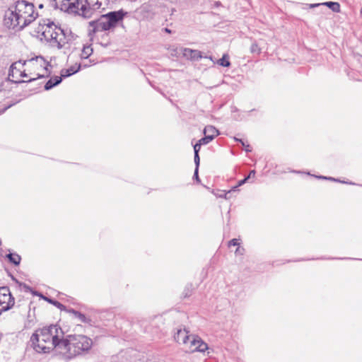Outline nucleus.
<instances>
[{
	"instance_id": "19",
	"label": "nucleus",
	"mask_w": 362,
	"mask_h": 362,
	"mask_svg": "<svg viewBox=\"0 0 362 362\" xmlns=\"http://www.w3.org/2000/svg\"><path fill=\"white\" fill-rule=\"evenodd\" d=\"M93 48L90 45L84 46L81 57L82 59H88L93 54Z\"/></svg>"
},
{
	"instance_id": "4",
	"label": "nucleus",
	"mask_w": 362,
	"mask_h": 362,
	"mask_svg": "<svg viewBox=\"0 0 362 362\" xmlns=\"http://www.w3.org/2000/svg\"><path fill=\"white\" fill-rule=\"evenodd\" d=\"M126 14L127 12L122 9L117 11H110L102 15L98 20L89 22V35L114 29L119 22L122 21Z\"/></svg>"
},
{
	"instance_id": "3",
	"label": "nucleus",
	"mask_w": 362,
	"mask_h": 362,
	"mask_svg": "<svg viewBox=\"0 0 362 362\" xmlns=\"http://www.w3.org/2000/svg\"><path fill=\"white\" fill-rule=\"evenodd\" d=\"M93 341L83 334H69L61 344V354L66 360L85 354L91 349Z\"/></svg>"
},
{
	"instance_id": "28",
	"label": "nucleus",
	"mask_w": 362,
	"mask_h": 362,
	"mask_svg": "<svg viewBox=\"0 0 362 362\" xmlns=\"http://www.w3.org/2000/svg\"><path fill=\"white\" fill-rule=\"evenodd\" d=\"M250 51L252 53H260V49L259 48L257 43H252L250 47Z\"/></svg>"
},
{
	"instance_id": "6",
	"label": "nucleus",
	"mask_w": 362,
	"mask_h": 362,
	"mask_svg": "<svg viewBox=\"0 0 362 362\" xmlns=\"http://www.w3.org/2000/svg\"><path fill=\"white\" fill-rule=\"evenodd\" d=\"M15 303V299L12 296L10 289L7 286L0 287V315L3 312L10 310Z\"/></svg>"
},
{
	"instance_id": "22",
	"label": "nucleus",
	"mask_w": 362,
	"mask_h": 362,
	"mask_svg": "<svg viewBox=\"0 0 362 362\" xmlns=\"http://www.w3.org/2000/svg\"><path fill=\"white\" fill-rule=\"evenodd\" d=\"M43 298L45 300H47V302L50 303L51 304L54 305V306H56L57 308L60 309L61 310H65L66 307L63 304H62L60 302L53 300V299H51V298H47V297H43Z\"/></svg>"
},
{
	"instance_id": "18",
	"label": "nucleus",
	"mask_w": 362,
	"mask_h": 362,
	"mask_svg": "<svg viewBox=\"0 0 362 362\" xmlns=\"http://www.w3.org/2000/svg\"><path fill=\"white\" fill-rule=\"evenodd\" d=\"M81 66V64H78L76 68L75 66H71L67 69H63L62 71L61 77H68L77 73L80 70Z\"/></svg>"
},
{
	"instance_id": "16",
	"label": "nucleus",
	"mask_w": 362,
	"mask_h": 362,
	"mask_svg": "<svg viewBox=\"0 0 362 362\" xmlns=\"http://www.w3.org/2000/svg\"><path fill=\"white\" fill-rule=\"evenodd\" d=\"M69 313H72L74 315V317L81 322L90 324L91 322V320L90 318L87 317L84 314L77 310L71 309L69 310Z\"/></svg>"
},
{
	"instance_id": "27",
	"label": "nucleus",
	"mask_w": 362,
	"mask_h": 362,
	"mask_svg": "<svg viewBox=\"0 0 362 362\" xmlns=\"http://www.w3.org/2000/svg\"><path fill=\"white\" fill-rule=\"evenodd\" d=\"M58 28L56 26H54V30L52 33V37H50L49 40H52L54 43L56 42V40H57L59 33H58Z\"/></svg>"
},
{
	"instance_id": "33",
	"label": "nucleus",
	"mask_w": 362,
	"mask_h": 362,
	"mask_svg": "<svg viewBox=\"0 0 362 362\" xmlns=\"http://www.w3.org/2000/svg\"><path fill=\"white\" fill-rule=\"evenodd\" d=\"M198 170H199V168H195V170H194V178L197 181V182H199V175H198Z\"/></svg>"
},
{
	"instance_id": "1",
	"label": "nucleus",
	"mask_w": 362,
	"mask_h": 362,
	"mask_svg": "<svg viewBox=\"0 0 362 362\" xmlns=\"http://www.w3.org/2000/svg\"><path fill=\"white\" fill-rule=\"evenodd\" d=\"M38 16L34 4L26 0H18L11 5L4 16V25L12 29L23 30Z\"/></svg>"
},
{
	"instance_id": "21",
	"label": "nucleus",
	"mask_w": 362,
	"mask_h": 362,
	"mask_svg": "<svg viewBox=\"0 0 362 362\" xmlns=\"http://www.w3.org/2000/svg\"><path fill=\"white\" fill-rule=\"evenodd\" d=\"M8 260L15 265H18L21 262V257L17 254L9 253L7 255Z\"/></svg>"
},
{
	"instance_id": "29",
	"label": "nucleus",
	"mask_w": 362,
	"mask_h": 362,
	"mask_svg": "<svg viewBox=\"0 0 362 362\" xmlns=\"http://www.w3.org/2000/svg\"><path fill=\"white\" fill-rule=\"evenodd\" d=\"M240 245V240L237 238H233L230 240L228 243V246H236Z\"/></svg>"
},
{
	"instance_id": "5",
	"label": "nucleus",
	"mask_w": 362,
	"mask_h": 362,
	"mask_svg": "<svg viewBox=\"0 0 362 362\" xmlns=\"http://www.w3.org/2000/svg\"><path fill=\"white\" fill-rule=\"evenodd\" d=\"M26 62L31 68L41 69L42 71V73L38 72L36 74V77L28 80V82H31L36 80L37 78H41L49 76L50 73V71L48 70L49 64L42 57L39 56L36 57L35 58H32L26 61Z\"/></svg>"
},
{
	"instance_id": "8",
	"label": "nucleus",
	"mask_w": 362,
	"mask_h": 362,
	"mask_svg": "<svg viewBox=\"0 0 362 362\" xmlns=\"http://www.w3.org/2000/svg\"><path fill=\"white\" fill-rule=\"evenodd\" d=\"M77 3L78 4H74V11H69V12L78 13L85 18H90L92 14V9L87 0H77Z\"/></svg>"
},
{
	"instance_id": "40",
	"label": "nucleus",
	"mask_w": 362,
	"mask_h": 362,
	"mask_svg": "<svg viewBox=\"0 0 362 362\" xmlns=\"http://www.w3.org/2000/svg\"><path fill=\"white\" fill-rule=\"evenodd\" d=\"M360 14H361V16L362 17V6H361V8Z\"/></svg>"
},
{
	"instance_id": "31",
	"label": "nucleus",
	"mask_w": 362,
	"mask_h": 362,
	"mask_svg": "<svg viewBox=\"0 0 362 362\" xmlns=\"http://www.w3.org/2000/svg\"><path fill=\"white\" fill-rule=\"evenodd\" d=\"M201 146H202V144L199 141L194 146V154H196V153H197V154H199V152L201 148Z\"/></svg>"
},
{
	"instance_id": "12",
	"label": "nucleus",
	"mask_w": 362,
	"mask_h": 362,
	"mask_svg": "<svg viewBox=\"0 0 362 362\" xmlns=\"http://www.w3.org/2000/svg\"><path fill=\"white\" fill-rule=\"evenodd\" d=\"M175 340L179 344L187 345L189 339H190V334L186 329H178L174 335Z\"/></svg>"
},
{
	"instance_id": "42",
	"label": "nucleus",
	"mask_w": 362,
	"mask_h": 362,
	"mask_svg": "<svg viewBox=\"0 0 362 362\" xmlns=\"http://www.w3.org/2000/svg\"><path fill=\"white\" fill-rule=\"evenodd\" d=\"M39 8H43V5H42V4H40V5H39Z\"/></svg>"
},
{
	"instance_id": "14",
	"label": "nucleus",
	"mask_w": 362,
	"mask_h": 362,
	"mask_svg": "<svg viewBox=\"0 0 362 362\" xmlns=\"http://www.w3.org/2000/svg\"><path fill=\"white\" fill-rule=\"evenodd\" d=\"M59 1L61 2V9L68 12L74 11V4H78L77 0H59Z\"/></svg>"
},
{
	"instance_id": "9",
	"label": "nucleus",
	"mask_w": 362,
	"mask_h": 362,
	"mask_svg": "<svg viewBox=\"0 0 362 362\" xmlns=\"http://www.w3.org/2000/svg\"><path fill=\"white\" fill-rule=\"evenodd\" d=\"M44 23H39V26L37 28V33H41L42 35L47 40H49L50 37H52V33L54 30V25L52 22H49L47 23H45V21H43Z\"/></svg>"
},
{
	"instance_id": "35",
	"label": "nucleus",
	"mask_w": 362,
	"mask_h": 362,
	"mask_svg": "<svg viewBox=\"0 0 362 362\" xmlns=\"http://www.w3.org/2000/svg\"><path fill=\"white\" fill-rule=\"evenodd\" d=\"M19 76L21 77H27L28 76V75H27V74H25V71H21V70L19 73Z\"/></svg>"
},
{
	"instance_id": "24",
	"label": "nucleus",
	"mask_w": 362,
	"mask_h": 362,
	"mask_svg": "<svg viewBox=\"0 0 362 362\" xmlns=\"http://www.w3.org/2000/svg\"><path fill=\"white\" fill-rule=\"evenodd\" d=\"M248 180V177H245L243 180H241L238 182V185L237 186H235L233 187L231 190L228 191L226 194V196L227 197L229 194L231 193V192H236L238 191V188L239 186H241L243 185V184H245L247 180Z\"/></svg>"
},
{
	"instance_id": "38",
	"label": "nucleus",
	"mask_w": 362,
	"mask_h": 362,
	"mask_svg": "<svg viewBox=\"0 0 362 362\" xmlns=\"http://www.w3.org/2000/svg\"><path fill=\"white\" fill-rule=\"evenodd\" d=\"M189 295H190L189 291H187V292H186V293H185V297H187V296H189Z\"/></svg>"
},
{
	"instance_id": "37",
	"label": "nucleus",
	"mask_w": 362,
	"mask_h": 362,
	"mask_svg": "<svg viewBox=\"0 0 362 362\" xmlns=\"http://www.w3.org/2000/svg\"><path fill=\"white\" fill-rule=\"evenodd\" d=\"M163 30L165 33H172L171 30L168 29V28H164Z\"/></svg>"
},
{
	"instance_id": "25",
	"label": "nucleus",
	"mask_w": 362,
	"mask_h": 362,
	"mask_svg": "<svg viewBox=\"0 0 362 362\" xmlns=\"http://www.w3.org/2000/svg\"><path fill=\"white\" fill-rule=\"evenodd\" d=\"M212 140H213V139H212L211 136H209L207 135H204V137L202 138L198 141L202 145H206V144H209V142H211Z\"/></svg>"
},
{
	"instance_id": "32",
	"label": "nucleus",
	"mask_w": 362,
	"mask_h": 362,
	"mask_svg": "<svg viewBox=\"0 0 362 362\" xmlns=\"http://www.w3.org/2000/svg\"><path fill=\"white\" fill-rule=\"evenodd\" d=\"M245 249L243 247H238L235 250V255H243L244 254Z\"/></svg>"
},
{
	"instance_id": "10",
	"label": "nucleus",
	"mask_w": 362,
	"mask_h": 362,
	"mask_svg": "<svg viewBox=\"0 0 362 362\" xmlns=\"http://www.w3.org/2000/svg\"><path fill=\"white\" fill-rule=\"evenodd\" d=\"M180 51L184 57L192 61H198L203 57L202 52L197 49L182 47Z\"/></svg>"
},
{
	"instance_id": "41",
	"label": "nucleus",
	"mask_w": 362,
	"mask_h": 362,
	"mask_svg": "<svg viewBox=\"0 0 362 362\" xmlns=\"http://www.w3.org/2000/svg\"><path fill=\"white\" fill-rule=\"evenodd\" d=\"M318 5H319V4H312V5H311V6H312V7H315V6H318Z\"/></svg>"
},
{
	"instance_id": "30",
	"label": "nucleus",
	"mask_w": 362,
	"mask_h": 362,
	"mask_svg": "<svg viewBox=\"0 0 362 362\" xmlns=\"http://www.w3.org/2000/svg\"><path fill=\"white\" fill-rule=\"evenodd\" d=\"M194 160L196 168H199L200 158H199V154H197V153H196V154H194Z\"/></svg>"
},
{
	"instance_id": "20",
	"label": "nucleus",
	"mask_w": 362,
	"mask_h": 362,
	"mask_svg": "<svg viewBox=\"0 0 362 362\" xmlns=\"http://www.w3.org/2000/svg\"><path fill=\"white\" fill-rule=\"evenodd\" d=\"M323 4L329 7L334 12L339 13L340 11V5L337 2L327 1Z\"/></svg>"
},
{
	"instance_id": "13",
	"label": "nucleus",
	"mask_w": 362,
	"mask_h": 362,
	"mask_svg": "<svg viewBox=\"0 0 362 362\" xmlns=\"http://www.w3.org/2000/svg\"><path fill=\"white\" fill-rule=\"evenodd\" d=\"M58 33L59 36L57 40H56V43L57 47L59 49L62 48L64 47L65 44L68 42V40H66V37L65 35L64 31L62 30L61 28H58Z\"/></svg>"
},
{
	"instance_id": "39",
	"label": "nucleus",
	"mask_w": 362,
	"mask_h": 362,
	"mask_svg": "<svg viewBox=\"0 0 362 362\" xmlns=\"http://www.w3.org/2000/svg\"><path fill=\"white\" fill-rule=\"evenodd\" d=\"M205 57L209 59L211 61H214L213 60V57L211 56H210V57Z\"/></svg>"
},
{
	"instance_id": "7",
	"label": "nucleus",
	"mask_w": 362,
	"mask_h": 362,
	"mask_svg": "<svg viewBox=\"0 0 362 362\" xmlns=\"http://www.w3.org/2000/svg\"><path fill=\"white\" fill-rule=\"evenodd\" d=\"M185 346L187 351L190 352H204L208 349L207 344L200 337L195 335H190V339H189L188 344Z\"/></svg>"
},
{
	"instance_id": "26",
	"label": "nucleus",
	"mask_w": 362,
	"mask_h": 362,
	"mask_svg": "<svg viewBox=\"0 0 362 362\" xmlns=\"http://www.w3.org/2000/svg\"><path fill=\"white\" fill-rule=\"evenodd\" d=\"M234 139H235L236 141L240 142V143L242 144V146H243L245 147V151H247V152H250V151H252V150H251V148H250V145H249V144H245V143L242 139H238V138H236V137H235V138H234Z\"/></svg>"
},
{
	"instance_id": "17",
	"label": "nucleus",
	"mask_w": 362,
	"mask_h": 362,
	"mask_svg": "<svg viewBox=\"0 0 362 362\" xmlns=\"http://www.w3.org/2000/svg\"><path fill=\"white\" fill-rule=\"evenodd\" d=\"M204 135L211 136L212 139H214L216 136H217L219 134V132L214 126L209 125V126L205 127V128L204 129Z\"/></svg>"
},
{
	"instance_id": "2",
	"label": "nucleus",
	"mask_w": 362,
	"mask_h": 362,
	"mask_svg": "<svg viewBox=\"0 0 362 362\" xmlns=\"http://www.w3.org/2000/svg\"><path fill=\"white\" fill-rule=\"evenodd\" d=\"M64 333L57 325H51L36 331L30 337L33 349L38 353H49L55 349L60 353Z\"/></svg>"
},
{
	"instance_id": "36",
	"label": "nucleus",
	"mask_w": 362,
	"mask_h": 362,
	"mask_svg": "<svg viewBox=\"0 0 362 362\" xmlns=\"http://www.w3.org/2000/svg\"><path fill=\"white\" fill-rule=\"evenodd\" d=\"M317 177H318V178H320V179H325V180H336L334 178H332V177H325V176H318Z\"/></svg>"
},
{
	"instance_id": "15",
	"label": "nucleus",
	"mask_w": 362,
	"mask_h": 362,
	"mask_svg": "<svg viewBox=\"0 0 362 362\" xmlns=\"http://www.w3.org/2000/svg\"><path fill=\"white\" fill-rule=\"evenodd\" d=\"M61 76H55L54 78H50L45 85V90H49L53 87L57 86L62 82Z\"/></svg>"
},
{
	"instance_id": "23",
	"label": "nucleus",
	"mask_w": 362,
	"mask_h": 362,
	"mask_svg": "<svg viewBox=\"0 0 362 362\" xmlns=\"http://www.w3.org/2000/svg\"><path fill=\"white\" fill-rule=\"evenodd\" d=\"M218 64L224 67H228L230 65V63L228 60V56L227 54H223V57L218 60Z\"/></svg>"
},
{
	"instance_id": "34",
	"label": "nucleus",
	"mask_w": 362,
	"mask_h": 362,
	"mask_svg": "<svg viewBox=\"0 0 362 362\" xmlns=\"http://www.w3.org/2000/svg\"><path fill=\"white\" fill-rule=\"evenodd\" d=\"M255 175V170H252L250 172L249 175L247 176L248 179H250L251 177H254Z\"/></svg>"
},
{
	"instance_id": "11",
	"label": "nucleus",
	"mask_w": 362,
	"mask_h": 362,
	"mask_svg": "<svg viewBox=\"0 0 362 362\" xmlns=\"http://www.w3.org/2000/svg\"><path fill=\"white\" fill-rule=\"evenodd\" d=\"M26 61L23 62V64H21V61L15 62L11 64L9 69V73H8V80L18 83H24L28 82V81H15L14 78H16V75L19 74L21 69L18 67V66H23L26 64Z\"/></svg>"
}]
</instances>
